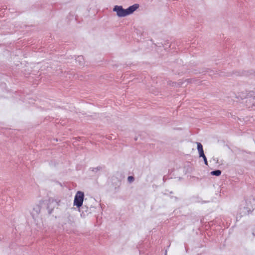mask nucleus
<instances>
[{
  "mask_svg": "<svg viewBox=\"0 0 255 255\" xmlns=\"http://www.w3.org/2000/svg\"><path fill=\"white\" fill-rule=\"evenodd\" d=\"M139 7V4L135 3L127 9H124L121 5H115L113 11L116 12L117 15L120 17H125L132 14Z\"/></svg>",
  "mask_w": 255,
  "mask_h": 255,
  "instance_id": "f257e3e1",
  "label": "nucleus"
},
{
  "mask_svg": "<svg viewBox=\"0 0 255 255\" xmlns=\"http://www.w3.org/2000/svg\"><path fill=\"white\" fill-rule=\"evenodd\" d=\"M246 206L242 207L241 206L239 212L241 215L244 216L248 215L255 209V199L254 198H250L246 200Z\"/></svg>",
  "mask_w": 255,
  "mask_h": 255,
  "instance_id": "f03ea898",
  "label": "nucleus"
},
{
  "mask_svg": "<svg viewBox=\"0 0 255 255\" xmlns=\"http://www.w3.org/2000/svg\"><path fill=\"white\" fill-rule=\"evenodd\" d=\"M84 198V192L82 191H78L74 197V205L76 206L77 208L81 207L83 203Z\"/></svg>",
  "mask_w": 255,
  "mask_h": 255,
  "instance_id": "7ed1b4c3",
  "label": "nucleus"
},
{
  "mask_svg": "<svg viewBox=\"0 0 255 255\" xmlns=\"http://www.w3.org/2000/svg\"><path fill=\"white\" fill-rule=\"evenodd\" d=\"M253 92H250L248 93L246 92H241L238 93V95L237 96V98L238 99H244L247 98L248 97H255V95L254 94H252Z\"/></svg>",
  "mask_w": 255,
  "mask_h": 255,
  "instance_id": "20e7f679",
  "label": "nucleus"
},
{
  "mask_svg": "<svg viewBox=\"0 0 255 255\" xmlns=\"http://www.w3.org/2000/svg\"><path fill=\"white\" fill-rule=\"evenodd\" d=\"M41 211V207L39 205H35L33 206V209L31 212V215L33 219L37 217Z\"/></svg>",
  "mask_w": 255,
  "mask_h": 255,
  "instance_id": "39448f33",
  "label": "nucleus"
},
{
  "mask_svg": "<svg viewBox=\"0 0 255 255\" xmlns=\"http://www.w3.org/2000/svg\"><path fill=\"white\" fill-rule=\"evenodd\" d=\"M66 224H69L71 227H75V223L74 221V218L71 215H69L67 217V221Z\"/></svg>",
  "mask_w": 255,
  "mask_h": 255,
  "instance_id": "423d86ee",
  "label": "nucleus"
},
{
  "mask_svg": "<svg viewBox=\"0 0 255 255\" xmlns=\"http://www.w3.org/2000/svg\"><path fill=\"white\" fill-rule=\"evenodd\" d=\"M197 149L199 152V157L204 156V150L202 144L200 142H197Z\"/></svg>",
  "mask_w": 255,
  "mask_h": 255,
  "instance_id": "0eeeda50",
  "label": "nucleus"
},
{
  "mask_svg": "<svg viewBox=\"0 0 255 255\" xmlns=\"http://www.w3.org/2000/svg\"><path fill=\"white\" fill-rule=\"evenodd\" d=\"M76 61L79 63L80 66H82L84 64V60L83 56H78L76 59Z\"/></svg>",
  "mask_w": 255,
  "mask_h": 255,
  "instance_id": "6e6552de",
  "label": "nucleus"
},
{
  "mask_svg": "<svg viewBox=\"0 0 255 255\" xmlns=\"http://www.w3.org/2000/svg\"><path fill=\"white\" fill-rule=\"evenodd\" d=\"M222 172L220 170H215L211 172L210 174L213 176H219L221 175Z\"/></svg>",
  "mask_w": 255,
  "mask_h": 255,
  "instance_id": "1a4fd4ad",
  "label": "nucleus"
},
{
  "mask_svg": "<svg viewBox=\"0 0 255 255\" xmlns=\"http://www.w3.org/2000/svg\"><path fill=\"white\" fill-rule=\"evenodd\" d=\"M103 169V167L101 166H98L97 167H91L90 168V170L95 173H97V172L99 171L100 170H102Z\"/></svg>",
  "mask_w": 255,
  "mask_h": 255,
  "instance_id": "9d476101",
  "label": "nucleus"
},
{
  "mask_svg": "<svg viewBox=\"0 0 255 255\" xmlns=\"http://www.w3.org/2000/svg\"><path fill=\"white\" fill-rule=\"evenodd\" d=\"M134 180V178L132 176H129L128 177V181L129 183H131Z\"/></svg>",
  "mask_w": 255,
  "mask_h": 255,
  "instance_id": "9b49d317",
  "label": "nucleus"
},
{
  "mask_svg": "<svg viewBox=\"0 0 255 255\" xmlns=\"http://www.w3.org/2000/svg\"><path fill=\"white\" fill-rule=\"evenodd\" d=\"M201 157L203 158L205 164L208 165V161L206 156L204 155V156H201Z\"/></svg>",
  "mask_w": 255,
  "mask_h": 255,
  "instance_id": "f8f14e48",
  "label": "nucleus"
},
{
  "mask_svg": "<svg viewBox=\"0 0 255 255\" xmlns=\"http://www.w3.org/2000/svg\"><path fill=\"white\" fill-rule=\"evenodd\" d=\"M169 84L170 85L174 86V85H176V83H174V82H172V83L170 82V83H169Z\"/></svg>",
  "mask_w": 255,
  "mask_h": 255,
  "instance_id": "ddd939ff",
  "label": "nucleus"
},
{
  "mask_svg": "<svg viewBox=\"0 0 255 255\" xmlns=\"http://www.w3.org/2000/svg\"><path fill=\"white\" fill-rule=\"evenodd\" d=\"M171 198H175L176 200H177V199H178V198H177V197H174V196H171Z\"/></svg>",
  "mask_w": 255,
  "mask_h": 255,
  "instance_id": "4468645a",
  "label": "nucleus"
},
{
  "mask_svg": "<svg viewBox=\"0 0 255 255\" xmlns=\"http://www.w3.org/2000/svg\"><path fill=\"white\" fill-rule=\"evenodd\" d=\"M252 234L253 236H255V232H253Z\"/></svg>",
  "mask_w": 255,
  "mask_h": 255,
  "instance_id": "2eb2a0df",
  "label": "nucleus"
},
{
  "mask_svg": "<svg viewBox=\"0 0 255 255\" xmlns=\"http://www.w3.org/2000/svg\"><path fill=\"white\" fill-rule=\"evenodd\" d=\"M165 255H167V251H166Z\"/></svg>",
  "mask_w": 255,
  "mask_h": 255,
  "instance_id": "dca6fc26",
  "label": "nucleus"
},
{
  "mask_svg": "<svg viewBox=\"0 0 255 255\" xmlns=\"http://www.w3.org/2000/svg\"><path fill=\"white\" fill-rule=\"evenodd\" d=\"M170 194H172V193H173V192H172V191H171V192H170Z\"/></svg>",
  "mask_w": 255,
  "mask_h": 255,
  "instance_id": "f3484780",
  "label": "nucleus"
}]
</instances>
